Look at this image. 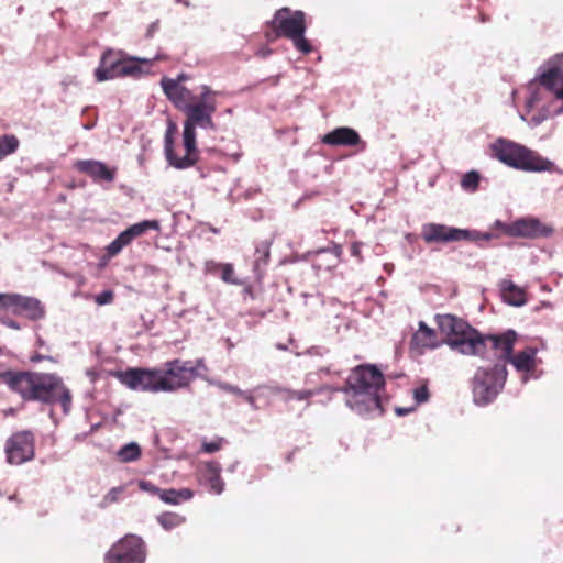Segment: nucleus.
I'll list each match as a JSON object with an SVG mask.
<instances>
[{"mask_svg": "<svg viewBox=\"0 0 563 563\" xmlns=\"http://www.w3.org/2000/svg\"><path fill=\"white\" fill-rule=\"evenodd\" d=\"M0 385L8 386L24 400L59 402L64 413H68L71 406L70 391L56 374L4 371L0 372Z\"/></svg>", "mask_w": 563, "mask_h": 563, "instance_id": "nucleus-1", "label": "nucleus"}, {"mask_svg": "<svg viewBox=\"0 0 563 563\" xmlns=\"http://www.w3.org/2000/svg\"><path fill=\"white\" fill-rule=\"evenodd\" d=\"M346 406L360 416H380L385 378L375 365H358L349 375L345 386Z\"/></svg>", "mask_w": 563, "mask_h": 563, "instance_id": "nucleus-2", "label": "nucleus"}, {"mask_svg": "<svg viewBox=\"0 0 563 563\" xmlns=\"http://www.w3.org/2000/svg\"><path fill=\"white\" fill-rule=\"evenodd\" d=\"M437 324L451 350L463 355H483V335L463 319L452 314L437 316Z\"/></svg>", "mask_w": 563, "mask_h": 563, "instance_id": "nucleus-3", "label": "nucleus"}, {"mask_svg": "<svg viewBox=\"0 0 563 563\" xmlns=\"http://www.w3.org/2000/svg\"><path fill=\"white\" fill-rule=\"evenodd\" d=\"M492 156L503 164L523 172H548L553 168V163L540 156L537 152L516 143L499 137L492 145Z\"/></svg>", "mask_w": 563, "mask_h": 563, "instance_id": "nucleus-4", "label": "nucleus"}, {"mask_svg": "<svg viewBox=\"0 0 563 563\" xmlns=\"http://www.w3.org/2000/svg\"><path fill=\"white\" fill-rule=\"evenodd\" d=\"M507 375L504 363H497L492 368L478 367L472 379L474 404L477 406L492 404L503 390Z\"/></svg>", "mask_w": 563, "mask_h": 563, "instance_id": "nucleus-5", "label": "nucleus"}, {"mask_svg": "<svg viewBox=\"0 0 563 563\" xmlns=\"http://www.w3.org/2000/svg\"><path fill=\"white\" fill-rule=\"evenodd\" d=\"M302 11H291L288 8H282L276 11L272 20L273 30L278 37L291 40L297 51L302 54H309L312 46L305 37L306 22Z\"/></svg>", "mask_w": 563, "mask_h": 563, "instance_id": "nucleus-6", "label": "nucleus"}, {"mask_svg": "<svg viewBox=\"0 0 563 563\" xmlns=\"http://www.w3.org/2000/svg\"><path fill=\"white\" fill-rule=\"evenodd\" d=\"M117 377L132 390L161 393L167 389V386L162 382V369L158 368H129L119 372Z\"/></svg>", "mask_w": 563, "mask_h": 563, "instance_id": "nucleus-7", "label": "nucleus"}, {"mask_svg": "<svg viewBox=\"0 0 563 563\" xmlns=\"http://www.w3.org/2000/svg\"><path fill=\"white\" fill-rule=\"evenodd\" d=\"M137 62L139 59H120L117 54L109 51L101 57L100 66L95 71L96 79L104 81L115 77H139L142 69Z\"/></svg>", "mask_w": 563, "mask_h": 563, "instance_id": "nucleus-8", "label": "nucleus"}, {"mask_svg": "<svg viewBox=\"0 0 563 563\" xmlns=\"http://www.w3.org/2000/svg\"><path fill=\"white\" fill-rule=\"evenodd\" d=\"M145 545L141 538L130 534L118 541L106 554L104 563H144Z\"/></svg>", "mask_w": 563, "mask_h": 563, "instance_id": "nucleus-9", "label": "nucleus"}, {"mask_svg": "<svg viewBox=\"0 0 563 563\" xmlns=\"http://www.w3.org/2000/svg\"><path fill=\"white\" fill-rule=\"evenodd\" d=\"M191 362L173 360L165 363V369H162V382L167 386L164 393H173L190 385L197 377L196 367H189Z\"/></svg>", "mask_w": 563, "mask_h": 563, "instance_id": "nucleus-10", "label": "nucleus"}, {"mask_svg": "<svg viewBox=\"0 0 563 563\" xmlns=\"http://www.w3.org/2000/svg\"><path fill=\"white\" fill-rule=\"evenodd\" d=\"M421 235L426 243H450L462 240H475L479 236L476 231L459 229L439 223H424Z\"/></svg>", "mask_w": 563, "mask_h": 563, "instance_id": "nucleus-11", "label": "nucleus"}, {"mask_svg": "<svg viewBox=\"0 0 563 563\" xmlns=\"http://www.w3.org/2000/svg\"><path fill=\"white\" fill-rule=\"evenodd\" d=\"M7 462L20 465L34 457V437L30 431H20L11 435L5 443Z\"/></svg>", "mask_w": 563, "mask_h": 563, "instance_id": "nucleus-12", "label": "nucleus"}, {"mask_svg": "<svg viewBox=\"0 0 563 563\" xmlns=\"http://www.w3.org/2000/svg\"><path fill=\"white\" fill-rule=\"evenodd\" d=\"M496 225L503 228L506 234L517 238L537 239L552 233V229L537 218H521L508 224L497 221Z\"/></svg>", "mask_w": 563, "mask_h": 563, "instance_id": "nucleus-13", "label": "nucleus"}, {"mask_svg": "<svg viewBox=\"0 0 563 563\" xmlns=\"http://www.w3.org/2000/svg\"><path fill=\"white\" fill-rule=\"evenodd\" d=\"M4 309H10L14 314L24 316L33 321L45 317V307L37 298L20 294H9Z\"/></svg>", "mask_w": 563, "mask_h": 563, "instance_id": "nucleus-14", "label": "nucleus"}, {"mask_svg": "<svg viewBox=\"0 0 563 563\" xmlns=\"http://www.w3.org/2000/svg\"><path fill=\"white\" fill-rule=\"evenodd\" d=\"M217 110L216 103L191 102L183 112L186 114L184 126H189L196 131V128L214 130L216 125L212 115Z\"/></svg>", "mask_w": 563, "mask_h": 563, "instance_id": "nucleus-15", "label": "nucleus"}, {"mask_svg": "<svg viewBox=\"0 0 563 563\" xmlns=\"http://www.w3.org/2000/svg\"><path fill=\"white\" fill-rule=\"evenodd\" d=\"M516 336L517 334L512 330H509L501 335L483 336V340L486 343L484 345V354L481 356L483 358H488V356L485 355V352L489 346L494 351L495 358L508 362L514 351Z\"/></svg>", "mask_w": 563, "mask_h": 563, "instance_id": "nucleus-16", "label": "nucleus"}, {"mask_svg": "<svg viewBox=\"0 0 563 563\" xmlns=\"http://www.w3.org/2000/svg\"><path fill=\"white\" fill-rule=\"evenodd\" d=\"M322 143L331 146L361 145L362 150L366 147V144L361 140L357 131L349 126H340L327 133L322 137Z\"/></svg>", "mask_w": 563, "mask_h": 563, "instance_id": "nucleus-17", "label": "nucleus"}, {"mask_svg": "<svg viewBox=\"0 0 563 563\" xmlns=\"http://www.w3.org/2000/svg\"><path fill=\"white\" fill-rule=\"evenodd\" d=\"M74 166L78 172L90 176L96 183H111L114 180L115 169L109 168L104 163L100 161L81 159L77 161Z\"/></svg>", "mask_w": 563, "mask_h": 563, "instance_id": "nucleus-18", "label": "nucleus"}, {"mask_svg": "<svg viewBox=\"0 0 563 563\" xmlns=\"http://www.w3.org/2000/svg\"><path fill=\"white\" fill-rule=\"evenodd\" d=\"M161 85L167 98L181 111L191 103L190 100L195 99L191 92L179 84V80L163 78Z\"/></svg>", "mask_w": 563, "mask_h": 563, "instance_id": "nucleus-19", "label": "nucleus"}, {"mask_svg": "<svg viewBox=\"0 0 563 563\" xmlns=\"http://www.w3.org/2000/svg\"><path fill=\"white\" fill-rule=\"evenodd\" d=\"M538 350L532 346H528L525 350L518 352L516 355L510 356V362L518 372H522L521 383L526 384L529 380V374L532 373L537 366L536 357Z\"/></svg>", "mask_w": 563, "mask_h": 563, "instance_id": "nucleus-20", "label": "nucleus"}, {"mask_svg": "<svg viewBox=\"0 0 563 563\" xmlns=\"http://www.w3.org/2000/svg\"><path fill=\"white\" fill-rule=\"evenodd\" d=\"M221 465L218 462H206L200 470V481L203 485L209 486L210 490L220 495L224 489V482L222 481Z\"/></svg>", "mask_w": 563, "mask_h": 563, "instance_id": "nucleus-21", "label": "nucleus"}, {"mask_svg": "<svg viewBox=\"0 0 563 563\" xmlns=\"http://www.w3.org/2000/svg\"><path fill=\"white\" fill-rule=\"evenodd\" d=\"M183 137L186 155L175 163V167L179 169L190 167L197 161L196 131L184 126Z\"/></svg>", "mask_w": 563, "mask_h": 563, "instance_id": "nucleus-22", "label": "nucleus"}, {"mask_svg": "<svg viewBox=\"0 0 563 563\" xmlns=\"http://www.w3.org/2000/svg\"><path fill=\"white\" fill-rule=\"evenodd\" d=\"M159 223L156 220H144L132 224L121 232L117 238L124 245H129L134 239L144 234L147 230H158Z\"/></svg>", "mask_w": 563, "mask_h": 563, "instance_id": "nucleus-23", "label": "nucleus"}, {"mask_svg": "<svg viewBox=\"0 0 563 563\" xmlns=\"http://www.w3.org/2000/svg\"><path fill=\"white\" fill-rule=\"evenodd\" d=\"M159 223L156 220H144L132 224L121 232L117 238L124 245H129L134 239L144 234L147 230H158Z\"/></svg>", "mask_w": 563, "mask_h": 563, "instance_id": "nucleus-24", "label": "nucleus"}, {"mask_svg": "<svg viewBox=\"0 0 563 563\" xmlns=\"http://www.w3.org/2000/svg\"><path fill=\"white\" fill-rule=\"evenodd\" d=\"M503 299L510 306L521 307L526 305V292L511 280L504 279L499 284Z\"/></svg>", "mask_w": 563, "mask_h": 563, "instance_id": "nucleus-25", "label": "nucleus"}, {"mask_svg": "<svg viewBox=\"0 0 563 563\" xmlns=\"http://www.w3.org/2000/svg\"><path fill=\"white\" fill-rule=\"evenodd\" d=\"M192 497V492L189 488L181 489H162L159 498L166 504L177 505L180 501L189 500Z\"/></svg>", "mask_w": 563, "mask_h": 563, "instance_id": "nucleus-26", "label": "nucleus"}, {"mask_svg": "<svg viewBox=\"0 0 563 563\" xmlns=\"http://www.w3.org/2000/svg\"><path fill=\"white\" fill-rule=\"evenodd\" d=\"M117 455L121 462H134L141 456V448L136 442H130L123 445Z\"/></svg>", "mask_w": 563, "mask_h": 563, "instance_id": "nucleus-27", "label": "nucleus"}, {"mask_svg": "<svg viewBox=\"0 0 563 563\" xmlns=\"http://www.w3.org/2000/svg\"><path fill=\"white\" fill-rule=\"evenodd\" d=\"M434 336V331L429 328L423 321L419 322V329L413 334V341L422 346L431 345V341Z\"/></svg>", "mask_w": 563, "mask_h": 563, "instance_id": "nucleus-28", "label": "nucleus"}, {"mask_svg": "<svg viewBox=\"0 0 563 563\" xmlns=\"http://www.w3.org/2000/svg\"><path fill=\"white\" fill-rule=\"evenodd\" d=\"M157 521L165 530H170L180 526L185 521V518L175 512H165L158 516Z\"/></svg>", "mask_w": 563, "mask_h": 563, "instance_id": "nucleus-29", "label": "nucleus"}, {"mask_svg": "<svg viewBox=\"0 0 563 563\" xmlns=\"http://www.w3.org/2000/svg\"><path fill=\"white\" fill-rule=\"evenodd\" d=\"M19 147V140L14 135H3L0 137V153L8 156L14 153Z\"/></svg>", "mask_w": 563, "mask_h": 563, "instance_id": "nucleus-30", "label": "nucleus"}, {"mask_svg": "<svg viewBox=\"0 0 563 563\" xmlns=\"http://www.w3.org/2000/svg\"><path fill=\"white\" fill-rule=\"evenodd\" d=\"M479 174L475 170H471L463 175L461 180V187L466 191H475L479 184Z\"/></svg>", "mask_w": 563, "mask_h": 563, "instance_id": "nucleus-31", "label": "nucleus"}, {"mask_svg": "<svg viewBox=\"0 0 563 563\" xmlns=\"http://www.w3.org/2000/svg\"><path fill=\"white\" fill-rule=\"evenodd\" d=\"M173 130L174 128L172 125H169V128L167 129L166 133H165V137H164V150H165V154H166V158L167 161L169 162L170 165H173L175 167V163L177 162L178 158H176V156L174 155V152H173Z\"/></svg>", "mask_w": 563, "mask_h": 563, "instance_id": "nucleus-32", "label": "nucleus"}, {"mask_svg": "<svg viewBox=\"0 0 563 563\" xmlns=\"http://www.w3.org/2000/svg\"><path fill=\"white\" fill-rule=\"evenodd\" d=\"M207 382L227 393H231V394H234L238 396H242V394H244V390L240 389L238 386L231 385L225 382L214 380V379H207Z\"/></svg>", "mask_w": 563, "mask_h": 563, "instance_id": "nucleus-33", "label": "nucleus"}, {"mask_svg": "<svg viewBox=\"0 0 563 563\" xmlns=\"http://www.w3.org/2000/svg\"><path fill=\"white\" fill-rule=\"evenodd\" d=\"M221 279L227 284L240 285V282L234 277V269L232 264L221 265Z\"/></svg>", "mask_w": 563, "mask_h": 563, "instance_id": "nucleus-34", "label": "nucleus"}, {"mask_svg": "<svg viewBox=\"0 0 563 563\" xmlns=\"http://www.w3.org/2000/svg\"><path fill=\"white\" fill-rule=\"evenodd\" d=\"M269 246L271 243L263 242L256 247V253L258 254V257L256 258V264L258 265L261 262L266 264L268 257H269Z\"/></svg>", "mask_w": 563, "mask_h": 563, "instance_id": "nucleus-35", "label": "nucleus"}, {"mask_svg": "<svg viewBox=\"0 0 563 563\" xmlns=\"http://www.w3.org/2000/svg\"><path fill=\"white\" fill-rule=\"evenodd\" d=\"M113 300V292L111 290H104L95 297V301L99 306L111 303Z\"/></svg>", "mask_w": 563, "mask_h": 563, "instance_id": "nucleus-36", "label": "nucleus"}, {"mask_svg": "<svg viewBox=\"0 0 563 563\" xmlns=\"http://www.w3.org/2000/svg\"><path fill=\"white\" fill-rule=\"evenodd\" d=\"M413 397L417 404L426 402L429 398V390L426 386L418 387L413 390Z\"/></svg>", "mask_w": 563, "mask_h": 563, "instance_id": "nucleus-37", "label": "nucleus"}, {"mask_svg": "<svg viewBox=\"0 0 563 563\" xmlns=\"http://www.w3.org/2000/svg\"><path fill=\"white\" fill-rule=\"evenodd\" d=\"M139 487L140 489H142L143 492H146V493H150L152 495H157L159 497V492H162L161 488H158L157 486H155L153 483L151 482H146V481H141L139 483Z\"/></svg>", "mask_w": 563, "mask_h": 563, "instance_id": "nucleus-38", "label": "nucleus"}, {"mask_svg": "<svg viewBox=\"0 0 563 563\" xmlns=\"http://www.w3.org/2000/svg\"><path fill=\"white\" fill-rule=\"evenodd\" d=\"M273 394L275 395H280L283 400L285 401H289V400H292L295 397H294V391L292 389H288V388H284V387H274L272 389Z\"/></svg>", "mask_w": 563, "mask_h": 563, "instance_id": "nucleus-39", "label": "nucleus"}, {"mask_svg": "<svg viewBox=\"0 0 563 563\" xmlns=\"http://www.w3.org/2000/svg\"><path fill=\"white\" fill-rule=\"evenodd\" d=\"M124 245L115 238L108 246H107V253L109 256H115L119 254Z\"/></svg>", "mask_w": 563, "mask_h": 563, "instance_id": "nucleus-40", "label": "nucleus"}, {"mask_svg": "<svg viewBox=\"0 0 563 563\" xmlns=\"http://www.w3.org/2000/svg\"><path fill=\"white\" fill-rule=\"evenodd\" d=\"M223 442V439H219L218 441L212 442H203L202 443V451L206 453H214L221 449V444Z\"/></svg>", "mask_w": 563, "mask_h": 563, "instance_id": "nucleus-41", "label": "nucleus"}, {"mask_svg": "<svg viewBox=\"0 0 563 563\" xmlns=\"http://www.w3.org/2000/svg\"><path fill=\"white\" fill-rule=\"evenodd\" d=\"M123 488L122 487H113L109 490V493L104 496L103 501L106 504H111L118 500L119 495L122 494Z\"/></svg>", "mask_w": 563, "mask_h": 563, "instance_id": "nucleus-42", "label": "nucleus"}, {"mask_svg": "<svg viewBox=\"0 0 563 563\" xmlns=\"http://www.w3.org/2000/svg\"><path fill=\"white\" fill-rule=\"evenodd\" d=\"M216 92L210 89L208 86H202V92L197 102H206V103H216V101L211 98Z\"/></svg>", "mask_w": 563, "mask_h": 563, "instance_id": "nucleus-43", "label": "nucleus"}, {"mask_svg": "<svg viewBox=\"0 0 563 563\" xmlns=\"http://www.w3.org/2000/svg\"><path fill=\"white\" fill-rule=\"evenodd\" d=\"M317 394L316 390L312 389H303V390H296L294 391V399L296 400H307L310 397L314 396Z\"/></svg>", "mask_w": 563, "mask_h": 563, "instance_id": "nucleus-44", "label": "nucleus"}, {"mask_svg": "<svg viewBox=\"0 0 563 563\" xmlns=\"http://www.w3.org/2000/svg\"><path fill=\"white\" fill-rule=\"evenodd\" d=\"M0 322L4 327L13 329V330H20L21 329V325L19 324V322H16L15 320H13L12 318L7 317V316L1 317L0 318Z\"/></svg>", "mask_w": 563, "mask_h": 563, "instance_id": "nucleus-45", "label": "nucleus"}, {"mask_svg": "<svg viewBox=\"0 0 563 563\" xmlns=\"http://www.w3.org/2000/svg\"><path fill=\"white\" fill-rule=\"evenodd\" d=\"M242 397L247 401V404L253 409L257 408L255 397L250 391H244V394H242Z\"/></svg>", "mask_w": 563, "mask_h": 563, "instance_id": "nucleus-46", "label": "nucleus"}, {"mask_svg": "<svg viewBox=\"0 0 563 563\" xmlns=\"http://www.w3.org/2000/svg\"><path fill=\"white\" fill-rule=\"evenodd\" d=\"M221 265L222 264H219V263H216L213 261H208L206 263V269L209 272V273H214L217 269H221Z\"/></svg>", "mask_w": 563, "mask_h": 563, "instance_id": "nucleus-47", "label": "nucleus"}, {"mask_svg": "<svg viewBox=\"0 0 563 563\" xmlns=\"http://www.w3.org/2000/svg\"><path fill=\"white\" fill-rule=\"evenodd\" d=\"M361 246H362V243L360 242H354L351 246V254L353 256H356L358 257L360 256V253H361Z\"/></svg>", "mask_w": 563, "mask_h": 563, "instance_id": "nucleus-48", "label": "nucleus"}, {"mask_svg": "<svg viewBox=\"0 0 563 563\" xmlns=\"http://www.w3.org/2000/svg\"><path fill=\"white\" fill-rule=\"evenodd\" d=\"M189 367H196V374L198 375V369H206V364L202 358H198L194 366L189 364Z\"/></svg>", "mask_w": 563, "mask_h": 563, "instance_id": "nucleus-49", "label": "nucleus"}, {"mask_svg": "<svg viewBox=\"0 0 563 563\" xmlns=\"http://www.w3.org/2000/svg\"><path fill=\"white\" fill-rule=\"evenodd\" d=\"M539 101V92L531 93L530 98L527 100V104L529 107H533L534 103Z\"/></svg>", "mask_w": 563, "mask_h": 563, "instance_id": "nucleus-50", "label": "nucleus"}, {"mask_svg": "<svg viewBox=\"0 0 563 563\" xmlns=\"http://www.w3.org/2000/svg\"><path fill=\"white\" fill-rule=\"evenodd\" d=\"M413 410V408H404V407H397L395 409L396 413L398 416H405V415H408L409 412H411Z\"/></svg>", "mask_w": 563, "mask_h": 563, "instance_id": "nucleus-51", "label": "nucleus"}, {"mask_svg": "<svg viewBox=\"0 0 563 563\" xmlns=\"http://www.w3.org/2000/svg\"><path fill=\"white\" fill-rule=\"evenodd\" d=\"M157 30V23H152L147 29V36H152Z\"/></svg>", "mask_w": 563, "mask_h": 563, "instance_id": "nucleus-52", "label": "nucleus"}, {"mask_svg": "<svg viewBox=\"0 0 563 563\" xmlns=\"http://www.w3.org/2000/svg\"><path fill=\"white\" fill-rule=\"evenodd\" d=\"M9 294H0V308L4 309V303H7V298Z\"/></svg>", "mask_w": 563, "mask_h": 563, "instance_id": "nucleus-53", "label": "nucleus"}, {"mask_svg": "<svg viewBox=\"0 0 563 563\" xmlns=\"http://www.w3.org/2000/svg\"><path fill=\"white\" fill-rule=\"evenodd\" d=\"M44 358H46V357H45V356H43V355H40V354H35V355H33V356L31 357V361H32V362H40V361H42V360H44Z\"/></svg>", "mask_w": 563, "mask_h": 563, "instance_id": "nucleus-54", "label": "nucleus"}, {"mask_svg": "<svg viewBox=\"0 0 563 563\" xmlns=\"http://www.w3.org/2000/svg\"><path fill=\"white\" fill-rule=\"evenodd\" d=\"M186 79H187V76L181 74L175 80H179V84L181 85V82L185 81Z\"/></svg>", "mask_w": 563, "mask_h": 563, "instance_id": "nucleus-55", "label": "nucleus"}, {"mask_svg": "<svg viewBox=\"0 0 563 563\" xmlns=\"http://www.w3.org/2000/svg\"><path fill=\"white\" fill-rule=\"evenodd\" d=\"M36 343L40 347H43L45 345V341L41 336L37 338Z\"/></svg>", "mask_w": 563, "mask_h": 563, "instance_id": "nucleus-56", "label": "nucleus"}, {"mask_svg": "<svg viewBox=\"0 0 563 563\" xmlns=\"http://www.w3.org/2000/svg\"><path fill=\"white\" fill-rule=\"evenodd\" d=\"M148 272H151L152 274H156L158 272V269L154 266H151V267H148Z\"/></svg>", "mask_w": 563, "mask_h": 563, "instance_id": "nucleus-57", "label": "nucleus"}, {"mask_svg": "<svg viewBox=\"0 0 563 563\" xmlns=\"http://www.w3.org/2000/svg\"><path fill=\"white\" fill-rule=\"evenodd\" d=\"M490 236H492V234H490V233H485V234H483V235H482V238H483L484 240H489V239H490Z\"/></svg>", "mask_w": 563, "mask_h": 563, "instance_id": "nucleus-58", "label": "nucleus"}, {"mask_svg": "<svg viewBox=\"0 0 563 563\" xmlns=\"http://www.w3.org/2000/svg\"><path fill=\"white\" fill-rule=\"evenodd\" d=\"M87 375H88L89 377H91V379H95V373H93V372L88 371V372H87Z\"/></svg>", "mask_w": 563, "mask_h": 563, "instance_id": "nucleus-59", "label": "nucleus"}, {"mask_svg": "<svg viewBox=\"0 0 563 563\" xmlns=\"http://www.w3.org/2000/svg\"><path fill=\"white\" fill-rule=\"evenodd\" d=\"M234 470H235V464H233V465H231V466H229V467H228V471H229V472H231V473H233V472H234Z\"/></svg>", "mask_w": 563, "mask_h": 563, "instance_id": "nucleus-60", "label": "nucleus"}, {"mask_svg": "<svg viewBox=\"0 0 563 563\" xmlns=\"http://www.w3.org/2000/svg\"><path fill=\"white\" fill-rule=\"evenodd\" d=\"M536 84H537V80L532 81V82L530 84V88H533Z\"/></svg>", "mask_w": 563, "mask_h": 563, "instance_id": "nucleus-61", "label": "nucleus"}, {"mask_svg": "<svg viewBox=\"0 0 563 563\" xmlns=\"http://www.w3.org/2000/svg\"><path fill=\"white\" fill-rule=\"evenodd\" d=\"M267 54H269V51H263V56H266Z\"/></svg>", "mask_w": 563, "mask_h": 563, "instance_id": "nucleus-62", "label": "nucleus"}, {"mask_svg": "<svg viewBox=\"0 0 563 563\" xmlns=\"http://www.w3.org/2000/svg\"><path fill=\"white\" fill-rule=\"evenodd\" d=\"M5 156L0 153V161L3 159Z\"/></svg>", "mask_w": 563, "mask_h": 563, "instance_id": "nucleus-63", "label": "nucleus"}, {"mask_svg": "<svg viewBox=\"0 0 563 563\" xmlns=\"http://www.w3.org/2000/svg\"><path fill=\"white\" fill-rule=\"evenodd\" d=\"M335 253H341V249L338 247V250H335Z\"/></svg>", "mask_w": 563, "mask_h": 563, "instance_id": "nucleus-64", "label": "nucleus"}]
</instances>
